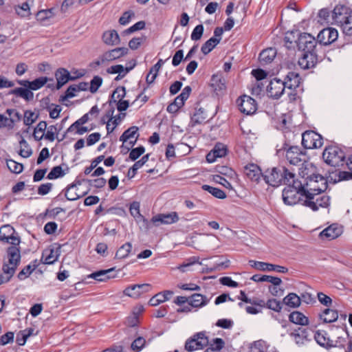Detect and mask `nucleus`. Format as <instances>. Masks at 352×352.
<instances>
[{
    "label": "nucleus",
    "mask_w": 352,
    "mask_h": 352,
    "mask_svg": "<svg viewBox=\"0 0 352 352\" xmlns=\"http://www.w3.org/2000/svg\"><path fill=\"white\" fill-rule=\"evenodd\" d=\"M285 89L287 88L283 80L276 78L271 80L267 86L269 96L274 99L279 98L283 94Z\"/></svg>",
    "instance_id": "4468645a"
},
{
    "label": "nucleus",
    "mask_w": 352,
    "mask_h": 352,
    "mask_svg": "<svg viewBox=\"0 0 352 352\" xmlns=\"http://www.w3.org/2000/svg\"><path fill=\"white\" fill-rule=\"evenodd\" d=\"M332 19L340 25L343 32L348 36H352V10L343 5H337L333 10Z\"/></svg>",
    "instance_id": "7ed1b4c3"
},
{
    "label": "nucleus",
    "mask_w": 352,
    "mask_h": 352,
    "mask_svg": "<svg viewBox=\"0 0 352 352\" xmlns=\"http://www.w3.org/2000/svg\"><path fill=\"white\" fill-rule=\"evenodd\" d=\"M290 182H286L284 184L287 186L283 190V199L285 204L292 206L301 201L303 203L304 191L302 188V180H299L293 175Z\"/></svg>",
    "instance_id": "f257e3e1"
},
{
    "label": "nucleus",
    "mask_w": 352,
    "mask_h": 352,
    "mask_svg": "<svg viewBox=\"0 0 352 352\" xmlns=\"http://www.w3.org/2000/svg\"><path fill=\"white\" fill-rule=\"evenodd\" d=\"M146 340L142 337H138L133 340V351L139 352L145 346Z\"/></svg>",
    "instance_id": "774afa93"
},
{
    "label": "nucleus",
    "mask_w": 352,
    "mask_h": 352,
    "mask_svg": "<svg viewBox=\"0 0 352 352\" xmlns=\"http://www.w3.org/2000/svg\"><path fill=\"white\" fill-rule=\"evenodd\" d=\"M202 189L208 192L216 198L223 199L226 197L225 192L219 188L205 184L202 186Z\"/></svg>",
    "instance_id": "a18cd8bd"
},
{
    "label": "nucleus",
    "mask_w": 352,
    "mask_h": 352,
    "mask_svg": "<svg viewBox=\"0 0 352 352\" xmlns=\"http://www.w3.org/2000/svg\"><path fill=\"white\" fill-rule=\"evenodd\" d=\"M225 344V342L221 338H214L210 342L209 347L214 349L216 352L221 350Z\"/></svg>",
    "instance_id": "69168bd1"
},
{
    "label": "nucleus",
    "mask_w": 352,
    "mask_h": 352,
    "mask_svg": "<svg viewBox=\"0 0 352 352\" xmlns=\"http://www.w3.org/2000/svg\"><path fill=\"white\" fill-rule=\"evenodd\" d=\"M290 336L294 338L295 342L298 345H302L306 340L307 331L302 328H298L297 330L291 333Z\"/></svg>",
    "instance_id": "a19ab883"
},
{
    "label": "nucleus",
    "mask_w": 352,
    "mask_h": 352,
    "mask_svg": "<svg viewBox=\"0 0 352 352\" xmlns=\"http://www.w3.org/2000/svg\"><path fill=\"white\" fill-rule=\"evenodd\" d=\"M338 318V314L337 311L331 309H324L322 314L320 315V318L326 323L335 322Z\"/></svg>",
    "instance_id": "4c0bfd02"
},
{
    "label": "nucleus",
    "mask_w": 352,
    "mask_h": 352,
    "mask_svg": "<svg viewBox=\"0 0 352 352\" xmlns=\"http://www.w3.org/2000/svg\"><path fill=\"white\" fill-rule=\"evenodd\" d=\"M132 127L129 128L120 136V140L122 142L120 152L123 155L129 153V157L132 160Z\"/></svg>",
    "instance_id": "6ab92c4d"
},
{
    "label": "nucleus",
    "mask_w": 352,
    "mask_h": 352,
    "mask_svg": "<svg viewBox=\"0 0 352 352\" xmlns=\"http://www.w3.org/2000/svg\"><path fill=\"white\" fill-rule=\"evenodd\" d=\"M102 40L109 45H118L120 41L118 34L114 30L106 31L102 35Z\"/></svg>",
    "instance_id": "cd10ccee"
},
{
    "label": "nucleus",
    "mask_w": 352,
    "mask_h": 352,
    "mask_svg": "<svg viewBox=\"0 0 352 352\" xmlns=\"http://www.w3.org/2000/svg\"><path fill=\"white\" fill-rule=\"evenodd\" d=\"M113 272V268L106 270H100L92 273L89 277L94 278L98 281H106L107 280L113 278L114 276L110 275Z\"/></svg>",
    "instance_id": "2f4dec72"
},
{
    "label": "nucleus",
    "mask_w": 352,
    "mask_h": 352,
    "mask_svg": "<svg viewBox=\"0 0 352 352\" xmlns=\"http://www.w3.org/2000/svg\"><path fill=\"white\" fill-rule=\"evenodd\" d=\"M211 87L213 88V90L218 94L219 91L226 89L224 80L221 79L217 75H213L211 78Z\"/></svg>",
    "instance_id": "37998d69"
},
{
    "label": "nucleus",
    "mask_w": 352,
    "mask_h": 352,
    "mask_svg": "<svg viewBox=\"0 0 352 352\" xmlns=\"http://www.w3.org/2000/svg\"><path fill=\"white\" fill-rule=\"evenodd\" d=\"M151 289L150 284H136L133 285V298H138L141 296L142 294L148 292Z\"/></svg>",
    "instance_id": "79ce46f5"
},
{
    "label": "nucleus",
    "mask_w": 352,
    "mask_h": 352,
    "mask_svg": "<svg viewBox=\"0 0 352 352\" xmlns=\"http://www.w3.org/2000/svg\"><path fill=\"white\" fill-rule=\"evenodd\" d=\"M195 263H199V258L195 256H192L189 258L187 261V262L184 263L183 264L180 265L177 268L182 272H186L188 270V267L192 266V265Z\"/></svg>",
    "instance_id": "4d7b16f0"
},
{
    "label": "nucleus",
    "mask_w": 352,
    "mask_h": 352,
    "mask_svg": "<svg viewBox=\"0 0 352 352\" xmlns=\"http://www.w3.org/2000/svg\"><path fill=\"white\" fill-rule=\"evenodd\" d=\"M212 151L217 157H223L226 155L228 148L225 144L222 143H217L213 148Z\"/></svg>",
    "instance_id": "603ef678"
},
{
    "label": "nucleus",
    "mask_w": 352,
    "mask_h": 352,
    "mask_svg": "<svg viewBox=\"0 0 352 352\" xmlns=\"http://www.w3.org/2000/svg\"><path fill=\"white\" fill-rule=\"evenodd\" d=\"M250 352H266L264 342L261 340L254 342L250 346Z\"/></svg>",
    "instance_id": "338daca9"
},
{
    "label": "nucleus",
    "mask_w": 352,
    "mask_h": 352,
    "mask_svg": "<svg viewBox=\"0 0 352 352\" xmlns=\"http://www.w3.org/2000/svg\"><path fill=\"white\" fill-rule=\"evenodd\" d=\"M219 43L220 38L212 37L202 45L201 51L204 54L206 55L209 54Z\"/></svg>",
    "instance_id": "c9c22d12"
},
{
    "label": "nucleus",
    "mask_w": 352,
    "mask_h": 352,
    "mask_svg": "<svg viewBox=\"0 0 352 352\" xmlns=\"http://www.w3.org/2000/svg\"><path fill=\"white\" fill-rule=\"evenodd\" d=\"M322 158L326 164L333 166L339 167L344 164V152L337 146H329L325 148L322 153Z\"/></svg>",
    "instance_id": "0eeeda50"
},
{
    "label": "nucleus",
    "mask_w": 352,
    "mask_h": 352,
    "mask_svg": "<svg viewBox=\"0 0 352 352\" xmlns=\"http://www.w3.org/2000/svg\"><path fill=\"white\" fill-rule=\"evenodd\" d=\"M249 263L251 267L261 271H276L277 272L283 274H285L288 272V269L285 267L268 263L250 260Z\"/></svg>",
    "instance_id": "f3484780"
},
{
    "label": "nucleus",
    "mask_w": 352,
    "mask_h": 352,
    "mask_svg": "<svg viewBox=\"0 0 352 352\" xmlns=\"http://www.w3.org/2000/svg\"><path fill=\"white\" fill-rule=\"evenodd\" d=\"M244 173L250 179L254 182H258L263 175L260 168L254 164L246 165L244 168Z\"/></svg>",
    "instance_id": "393cba45"
},
{
    "label": "nucleus",
    "mask_w": 352,
    "mask_h": 352,
    "mask_svg": "<svg viewBox=\"0 0 352 352\" xmlns=\"http://www.w3.org/2000/svg\"><path fill=\"white\" fill-rule=\"evenodd\" d=\"M57 80V89H60L71 78L69 73L67 70L63 68L58 69L55 74Z\"/></svg>",
    "instance_id": "c756f323"
},
{
    "label": "nucleus",
    "mask_w": 352,
    "mask_h": 352,
    "mask_svg": "<svg viewBox=\"0 0 352 352\" xmlns=\"http://www.w3.org/2000/svg\"><path fill=\"white\" fill-rule=\"evenodd\" d=\"M6 164L8 169L14 173L19 174L23 171V166L12 160H7Z\"/></svg>",
    "instance_id": "8fccbe9b"
},
{
    "label": "nucleus",
    "mask_w": 352,
    "mask_h": 352,
    "mask_svg": "<svg viewBox=\"0 0 352 352\" xmlns=\"http://www.w3.org/2000/svg\"><path fill=\"white\" fill-rule=\"evenodd\" d=\"M209 300L206 296L200 294H194L189 297V305L192 307L199 308L206 305Z\"/></svg>",
    "instance_id": "bb28decb"
},
{
    "label": "nucleus",
    "mask_w": 352,
    "mask_h": 352,
    "mask_svg": "<svg viewBox=\"0 0 352 352\" xmlns=\"http://www.w3.org/2000/svg\"><path fill=\"white\" fill-rule=\"evenodd\" d=\"M300 80L301 78L298 73L290 72L287 74L283 82L285 84L286 88L292 91L299 87ZM288 94L290 96L291 100L295 99L296 94L290 92Z\"/></svg>",
    "instance_id": "dca6fc26"
},
{
    "label": "nucleus",
    "mask_w": 352,
    "mask_h": 352,
    "mask_svg": "<svg viewBox=\"0 0 352 352\" xmlns=\"http://www.w3.org/2000/svg\"><path fill=\"white\" fill-rule=\"evenodd\" d=\"M144 311V307L142 305H137L133 308V327L140 322L139 316Z\"/></svg>",
    "instance_id": "052dcab7"
},
{
    "label": "nucleus",
    "mask_w": 352,
    "mask_h": 352,
    "mask_svg": "<svg viewBox=\"0 0 352 352\" xmlns=\"http://www.w3.org/2000/svg\"><path fill=\"white\" fill-rule=\"evenodd\" d=\"M6 113L8 115L10 123L12 128L14 123L19 122L21 120V115L14 109H7Z\"/></svg>",
    "instance_id": "49530a36"
},
{
    "label": "nucleus",
    "mask_w": 352,
    "mask_h": 352,
    "mask_svg": "<svg viewBox=\"0 0 352 352\" xmlns=\"http://www.w3.org/2000/svg\"><path fill=\"white\" fill-rule=\"evenodd\" d=\"M0 241L12 245H19L20 238L10 225H4L0 228Z\"/></svg>",
    "instance_id": "f8f14e48"
},
{
    "label": "nucleus",
    "mask_w": 352,
    "mask_h": 352,
    "mask_svg": "<svg viewBox=\"0 0 352 352\" xmlns=\"http://www.w3.org/2000/svg\"><path fill=\"white\" fill-rule=\"evenodd\" d=\"M204 28L202 24L197 25L191 34V39L192 41H198L201 39L203 33H204Z\"/></svg>",
    "instance_id": "e2e57ef3"
},
{
    "label": "nucleus",
    "mask_w": 352,
    "mask_h": 352,
    "mask_svg": "<svg viewBox=\"0 0 352 352\" xmlns=\"http://www.w3.org/2000/svg\"><path fill=\"white\" fill-rule=\"evenodd\" d=\"M301 298L294 293H290L283 298V302L290 307H298L300 305Z\"/></svg>",
    "instance_id": "ea45409f"
},
{
    "label": "nucleus",
    "mask_w": 352,
    "mask_h": 352,
    "mask_svg": "<svg viewBox=\"0 0 352 352\" xmlns=\"http://www.w3.org/2000/svg\"><path fill=\"white\" fill-rule=\"evenodd\" d=\"M302 188L304 194H310L311 192H324L327 187V179L320 175H313L307 179L302 178Z\"/></svg>",
    "instance_id": "423d86ee"
},
{
    "label": "nucleus",
    "mask_w": 352,
    "mask_h": 352,
    "mask_svg": "<svg viewBox=\"0 0 352 352\" xmlns=\"http://www.w3.org/2000/svg\"><path fill=\"white\" fill-rule=\"evenodd\" d=\"M265 307L276 312L280 311L282 309L280 302L274 298L268 300L265 302Z\"/></svg>",
    "instance_id": "13d9d810"
},
{
    "label": "nucleus",
    "mask_w": 352,
    "mask_h": 352,
    "mask_svg": "<svg viewBox=\"0 0 352 352\" xmlns=\"http://www.w3.org/2000/svg\"><path fill=\"white\" fill-rule=\"evenodd\" d=\"M47 128V123L45 121H41L34 131V137L36 140H40L44 137V132Z\"/></svg>",
    "instance_id": "de8ad7c7"
},
{
    "label": "nucleus",
    "mask_w": 352,
    "mask_h": 352,
    "mask_svg": "<svg viewBox=\"0 0 352 352\" xmlns=\"http://www.w3.org/2000/svg\"><path fill=\"white\" fill-rule=\"evenodd\" d=\"M128 52V49L125 47H118L112 50L106 52L101 56V60L102 63L106 62L112 61L116 58H118Z\"/></svg>",
    "instance_id": "412c9836"
},
{
    "label": "nucleus",
    "mask_w": 352,
    "mask_h": 352,
    "mask_svg": "<svg viewBox=\"0 0 352 352\" xmlns=\"http://www.w3.org/2000/svg\"><path fill=\"white\" fill-rule=\"evenodd\" d=\"M239 110L243 113L250 115L256 112L257 104L256 100L250 96L243 95L237 100Z\"/></svg>",
    "instance_id": "ddd939ff"
},
{
    "label": "nucleus",
    "mask_w": 352,
    "mask_h": 352,
    "mask_svg": "<svg viewBox=\"0 0 352 352\" xmlns=\"http://www.w3.org/2000/svg\"><path fill=\"white\" fill-rule=\"evenodd\" d=\"M296 43L299 50L307 52H316V47L318 42L314 36L310 34L304 32L298 34V39L294 41Z\"/></svg>",
    "instance_id": "9d476101"
},
{
    "label": "nucleus",
    "mask_w": 352,
    "mask_h": 352,
    "mask_svg": "<svg viewBox=\"0 0 352 352\" xmlns=\"http://www.w3.org/2000/svg\"><path fill=\"white\" fill-rule=\"evenodd\" d=\"M276 55V50L270 47L263 50L259 54V61L262 65H267L272 62Z\"/></svg>",
    "instance_id": "a878e982"
},
{
    "label": "nucleus",
    "mask_w": 352,
    "mask_h": 352,
    "mask_svg": "<svg viewBox=\"0 0 352 352\" xmlns=\"http://www.w3.org/2000/svg\"><path fill=\"white\" fill-rule=\"evenodd\" d=\"M192 89L190 86L185 87L182 93L175 98L173 102L179 109H180L184 104V102L188 98Z\"/></svg>",
    "instance_id": "473e14b6"
},
{
    "label": "nucleus",
    "mask_w": 352,
    "mask_h": 352,
    "mask_svg": "<svg viewBox=\"0 0 352 352\" xmlns=\"http://www.w3.org/2000/svg\"><path fill=\"white\" fill-rule=\"evenodd\" d=\"M48 80L47 77H40L31 82L27 80H21L18 81V83L24 87H28L30 90H37L43 87Z\"/></svg>",
    "instance_id": "5701e85b"
},
{
    "label": "nucleus",
    "mask_w": 352,
    "mask_h": 352,
    "mask_svg": "<svg viewBox=\"0 0 352 352\" xmlns=\"http://www.w3.org/2000/svg\"><path fill=\"white\" fill-rule=\"evenodd\" d=\"M318 63V56L316 52L303 53L298 60L299 66L304 69L313 68Z\"/></svg>",
    "instance_id": "aec40b11"
},
{
    "label": "nucleus",
    "mask_w": 352,
    "mask_h": 352,
    "mask_svg": "<svg viewBox=\"0 0 352 352\" xmlns=\"http://www.w3.org/2000/svg\"><path fill=\"white\" fill-rule=\"evenodd\" d=\"M168 300V297H164L162 294L158 293L153 296L148 301V304L151 306L155 307L159 304L164 302Z\"/></svg>",
    "instance_id": "680f3d73"
},
{
    "label": "nucleus",
    "mask_w": 352,
    "mask_h": 352,
    "mask_svg": "<svg viewBox=\"0 0 352 352\" xmlns=\"http://www.w3.org/2000/svg\"><path fill=\"white\" fill-rule=\"evenodd\" d=\"M131 69V67L124 68L121 65H116L109 67L107 72L109 74H118V76L116 78V79L118 80L123 78Z\"/></svg>",
    "instance_id": "e433bc0d"
},
{
    "label": "nucleus",
    "mask_w": 352,
    "mask_h": 352,
    "mask_svg": "<svg viewBox=\"0 0 352 352\" xmlns=\"http://www.w3.org/2000/svg\"><path fill=\"white\" fill-rule=\"evenodd\" d=\"M76 188V186L75 184H72L70 186H69L67 188L65 195L68 200L74 201V200L78 199L80 197V195H78L74 191Z\"/></svg>",
    "instance_id": "bf43d9fd"
},
{
    "label": "nucleus",
    "mask_w": 352,
    "mask_h": 352,
    "mask_svg": "<svg viewBox=\"0 0 352 352\" xmlns=\"http://www.w3.org/2000/svg\"><path fill=\"white\" fill-rule=\"evenodd\" d=\"M302 204L316 211L320 207L327 208L330 205V197L324 192H311V195L307 193L304 194V200Z\"/></svg>",
    "instance_id": "6e6552de"
},
{
    "label": "nucleus",
    "mask_w": 352,
    "mask_h": 352,
    "mask_svg": "<svg viewBox=\"0 0 352 352\" xmlns=\"http://www.w3.org/2000/svg\"><path fill=\"white\" fill-rule=\"evenodd\" d=\"M338 32L336 29L327 28L322 30L318 34L317 41L320 44L328 45L338 39Z\"/></svg>",
    "instance_id": "2eb2a0df"
},
{
    "label": "nucleus",
    "mask_w": 352,
    "mask_h": 352,
    "mask_svg": "<svg viewBox=\"0 0 352 352\" xmlns=\"http://www.w3.org/2000/svg\"><path fill=\"white\" fill-rule=\"evenodd\" d=\"M131 250V245L130 243H126L122 245L116 252V256L118 258H126L130 253Z\"/></svg>",
    "instance_id": "3c124183"
},
{
    "label": "nucleus",
    "mask_w": 352,
    "mask_h": 352,
    "mask_svg": "<svg viewBox=\"0 0 352 352\" xmlns=\"http://www.w3.org/2000/svg\"><path fill=\"white\" fill-rule=\"evenodd\" d=\"M278 157L285 156L287 161L292 165L299 166L307 160L306 152L298 146H291L285 143L280 148H276Z\"/></svg>",
    "instance_id": "f03ea898"
},
{
    "label": "nucleus",
    "mask_w": 352,
    "mask_h": 352,
    "mask_svg": "<svg viewBox=\"0 0 352 352\" xmlns=\"http://www.w3.org/2000/svg\"><path fill=\"white\" fill-rule=\"evenodd\" d=\"M126 91L123 87H120L116 89L111 95V99L109 101V106L113 105V104L120 102L125 96Z\"/></svg>",
    "instance_id": "c03bdc74"
},
{
    "label": "nucleus",
    "mask_w": 352,
    "mask_h": 352,
    "mask_svg": "<svg viewBox=\"0 0 352 352\" xmlns=\"http://www.w3.org/2000/svg\"><path fill=\"white\" fill-rule=\"evenodd\" d=\"M342 231L340 227L336 224H332L323 230L320 233V236L322 239L332 240L338 237Z\"/></svg>",
    "instance_id": "4be33fe9"
},
{
    "label": "nucleus",
    "mask_w": 352,
    "mask_h": 352,
    "mask_svg": "<svg viewBox=\"0 0 352 352\" xmlns=\"http://www.w3.org/2000/svg\"><path fill=\"white\" fill-rule=\"evenodd\" d=\"M302 144L305 148H318L323 144V138L314 131H306L302 134Z\"/></svg>",
    "instance_id": "9b49d317"
},
{
    "label": "nucleus",
    "mask_w": 352,
    "mask_h": 352,
    "mask_svg": "<svg viewBox=\"0 0 352 352\" xmlns=\"http://www.w3.org/2000/svg\"><path fill=\"white\" fill-rule=\"evenodd\" d=\"M102 82V79L101 77L98 76H96L93 78V79L90 82V85H89V90L91 93H96L98 88L101 86Z\"/></svg>",
    "instance_id": "864d4df0"
},
{
    "label": "nucleus",
    "mask_w": 352,
    "mask_h": 352,
    "mask_svg": "<svg viewBox=\"0 0 352 352\" xmlns=\"http://www.w3.org/2000/svg\"><path fill=\"white\" fill-rule=\"evenodd\" d=\"M213 180L216 183H218V184L223 186L225 188H226L229 190L232 189V186L230 184V182L221 175H214Z\"/></svg>",
    "instance_id": "0e129e2a"
},
{
    "label": "nucleus",
    "mask_w": 352,
    "mask_h": 352,
    "mask_svg": "<svg viewBox=\"0 0 352 352\" xmlns=\"http://www.w3.org/2000/svg\"><path fill=\"white\" fill-rule=\"evenodd\" d=\"M294 173L289 172L285 167H273L267 169L262 175L265 182L272 186H278L286 182H290Z\"/></svg>",
    "instance_id": "20e7f679"
},
{
    "label": "nucleus",
    "mask_w": 352,
    "mask_h": 352,
    "mask_svg": "<svg viewBox=\"0 0 352 352\" xmlns=\"http://www.w3.org/2000/svg\"><path fill=\"white\" fill-rule=\"evenodd\" d=\"M11 94L19 96L27 101L32 100L34 98V94L30 89L23 87H18L12 90Z\"/></svg>",
    "instance_id": "f704fd0d"
},
{
    "label": "nucleus",
    "mask_w": 352,
    "mask_h": 352,
    "mask_svg": "<svg viewBox=\"0 0 352 352\" xmlns=\"http://www.w3.org/2000/svg\"><path fill=\"white\" fill-rule=\"evenodd\" d=\"M133 210H137L138 216L135 217L137 223L140 225L141 229L148 230L149 228V222L140 213V203L133 201Z\"/></svg>",
    "instance_id": "72a5a7b5"
},
{
    "label": "nucleus",
    "mask_w": 352,
    "mask_h": 352,
    "mask_svg": "<svg viewBox=\"0 0 352 352\" xmlns=\"http://www.w3.org/2000/svg\"><path fill=\"white\" fill-rule=\"evenodd\" d=\"M19 144L20 150L19 154L23 157H30L32 155V151L27 142L23 138H22L21 140L19 142Z\"/></svg>",
    "instance_id": "09e8293b"
},
{
    "label": "nucleus",
    "mask_w": 352,
    "mask_h": 352,
    "mask_svg": "<svg viewBox=\"0 0 352 352\" xmlns=\"http://www.w3.org/2000/svg\"><path fill=\"white\" fill-rule=\"evenodd\" d=\"M251 279L255 282H268L271 283L275 286H278L282 283V280L280 278L269 276V275H260L255 274L252 276Z\"/></svg>",
    "instance_id": "c85d7f7f"
},
{
    "label": "nucleus",
    "mask_w": 352,
    "mask_h": 352,
    "mask_svg": "<svg viewBox=\"0 0 352 352\" xmlns=\"http://www.w3.org/2000/svg\"><path fill=\"white\" fill-rule=\"evenodd\" d=\"M58 250H56L54 249L46 250L43 253V258H44V263L45 264H53L58 258Z\"/></svg>",
    "instance_id": "58836bf2"
},
{
    "label": "nucleus",
    "mask_w": 352,
    "mask_h": 352,
    "mask_svg": "<svg viewBox=\"0 0 352 352\" xmlns=\"http://www.w3.org/2000/svg\"><path fill=\"white\" fill-rule=\"evenodd\" d=\"M65 172L60 166L54 167L47 175V179H54L65 175Z\"/></svg>",
    "instance_id": "6e6d98bb"
},
{
    "label": "nucleus",
    "mask_w": 352,
    "mask_h": 352,
    "mask_svg": "<svg viewBox=\"0 0 352 352\" xmlns=\"http://www.w3.org/2000/svg\"><path fill=\"white\" fill-rule=\"evenodd\" d=\"M195 110V111L190 118V123L192 126L205 123L207 118V114L205 109L199 107L197 104Z\"/></svg>",
    "instance_id": "b1692460"
},
{
    "label": "nucleus",
    "mask_w": 352,
    "mask_h": 352,
    "mask_svg": "<svg viewBox=\"0 0 352 352\" xmlns=\"http://www.w3.org/2000/svg\"><path fill=\"white\" fill-rule=\"evenodd\" d=\"M38 118V116L31 111H25L24 113L23 122L26 126H30Z\"/></svg>",
    "instance_id": "5fc2aeb1"
},
{
    "label": "nucleus",
    "mask_w": 352,
    "mask_h": 352,
    "mask_svg": "<svg viewBox=\"0 0 352 352\" xmlns=\"http://www.w3.org/2000/svg\"><path fill=\"white\" fill-rule=\"evenodd\" d=\"M290 322L300 325H307L309 323L308 318L301 312L294 311L289 316Z\"/></svg>",
    "instance_id": "7c9ffc66"
},
{
    "label": "nucleus",
    "mask_w": 352,
    "mask_h": 352,
    "mask_svg": "<svg viewBox=\"0 0 352 352\" xmlns=\"http://www.w3.org/2000/svg\"><path fill=\"white\" fill-rule=\"evenodd\" d=\"M209 344V339L205 331L195 333L188 338L185 343V349L192 352L196 350L203 349Z\"/></svg>",
    "instance_id": "1a4fd4ad"
},
{
    "label": "nucleus",
    "mask_w": 352,
    "mask_h": 352,
    "mask_svg": "<svg viewBox=\"0 0 352 352\" xmlns=\"http://www.w3.org/2000/svg\"><path fill=\"white\" fill-rule=\"evenodd\" d=\"M19 245H12L7 249L3 265V272L6 275L7 280H10L20 263L21 253Z\"/></svg>",
    "instance_id": "39448f33"
},
{
    "label": "nucleus",
    "mask_w": 352,
    "mask_h": 352,
    "mask_svg": "<svg viewBox=\"0 0 352 352\" xmlns=\"http://www.w3.org/2000/svg\"><path fill=\"white\" fill-rule=\"evenodd\" d=\"M178 221L179 217L176 212H171L168 214H158L153 216L151 219L152 223L156 226H159L162 224H172Z\"/></svg>",
    "instance_id": "a211bd4d"
}]
</instances>
